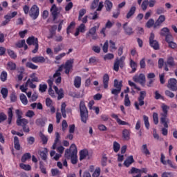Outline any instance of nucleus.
I'll list each match as a JSON object with an SVG mask.
<instances>
[{"instance_id":"f257e3e1","label":"nucleus","mask_w":177,"mask_h":177,"mask_svg":"<svg viewBox=\"0 0 177 177\" xmlns=\"http://www.w3.org/2000/svg\"><path fill=\"white\" fill-rule=\"evenodd\" d=\"M80 118L82 122L86 124L88 121V112L86 106H85V102L81 101L80 103Z\"/></svg>"},{"instance_id":"f03ea898","label":"nucleus","mask_w":177,"mask_h":177,"mask_svg":"<svg viewBox=\"0 0 177 177\" xmlns=\"http://www.w3.org/2000/svg\"><path fill=\"white\" fill-rule=\"evenodd\" d=\"M168 109H169V107L165 105V104H162V113H160V122L164 125L165 128H168Z\"/></svg>"},{"instance_id":"7ed1b4c3","label":"nucleus","mask_w":177,"mask_h":177,"mask_svg":"<svg viewBox=\"0 0 177 177\" xmlns=\"http://www.w3.org/2000/svg\"><path fill=\"white\" fill-rule=\"evenodd\" d=\"M38 38L34 36L29 37L26 39V43L28 45H29V46H31V45L35 46V49L32 50V53H37V52H38V49H39V44H38Z\"/></svg>"},{"instance_id":"20e7f679","label":"nucleus","mask_w":177,"mask_h":177,"mask_svg":"<svg viewBox=\"0 0 177 177\" xmlns=\"http://www.w3.org/2000/svg\"><path fill=\"white\" fill-rule=\"evenodd\" d=\"M125 67V57L122 56L120 58L117 57L113 64L114 71L118 72L120 68Z\"/></svg>"},{"instance_id":"39448f33","label":"nucleus","mask_w":177,"mask_h":177,"mask_svg":"<svg viewBox=\"0 0 177 177\" xmlns=\"http://www.w3.org/2000/svg\"><path fill=\"white\" fill-rule=\"evenodd\" d=\"M145 97H146V91H142L140 92V95L138 97V102H134V106L136 110H140V106L145 105Z\"/></svg>"},{"instance_id":"423d86ee","label":"nucleus","mask_w":177,"mask_h":177,"mask_svg":"<svg viewBox=\"0 0 177 177\" xmlns=\"http://www.w3.org/2000/svg\"><path fill=\"white\" fill-rule=\"evenodd\" d=\"M147 168L138 169L136 167H131V170L129 171V174L130 175L137 174V175L133 176V177H142V174H147Z\"/></svg>"},{"instance_id":"0eeeda50","label":"nucleus","mask_w":177,"mask_h":177,"mask_svg":"<svg viewBox=\"0 0 177 177\" xmlns=\"http://www.w3.org/2000/svg\"><path fill=\"white\" fill-rule=\"evenodd\" d=\"M29 16L32 20H37L39 16V8L37 5H33L29 12Z\"/></svg>"},{"instance_id":"6e6552de","label":"nucleus","mask_w":177,"mask_h":177,"mask_svg":"<svg viewBox=\"0 0 177 177\" xmlns=\"http://www.w3.org/2000/svg\"><path fill=\"white\" fill-rule=\"evenodd\" d=\"M133 81L134 82H138L142 86H145L146 84V76L143 73L136 75L133 77Z\"/></svg>"},{"instance_id":"1a4fd4ad","label":"nucleus","mask_w":177,"mask_h":177,"mask_svg":"<svg viewBox=\"0 0 177 177\" xmlns=\"http://www.w3.org/2000/svg\"><path fill=\"white\" fill-rule=\"evenodd\" d=\"M50 12L51 13L53 20L56 21V20H57L59 18V15H60V11L59 10V8H57L56 4H53L51 8L50 9Z\"/></svg>"},{"instance_id":"9d476101","label":"nucleus","mask_w":177,"mask_h":177,"mask_svg":"<svg viewBox=\"0 0 177 177\" xmlns=\"http://www.w3.org/2000/svg\"><path fill=\"white\" fill-rule=\"evenodd\" d=\"M104 7V4L103 1L99 2V0H93V2L91 3V9L93 10L96 9V8H97V12H101L102 9H103Z\"/></svg>"},{"instance_id":"9b49d317","label":"nucleus","mask_w":177,"mask_h":177,"mask_svg":"<svg viewBox=\"0 0 177 177\" xmlns=\"http://www.w3.org/2000/svg\"><path fill=\"white\" fill-rule=\"evenodd\" d=\"M99 26L100 24H98L97 26H95L93 28H90L88 32L86 34V38H88V37H92V39H97V34H96V31H97Z\"/></svg>"},{"instance_id":"f8f14e48","label":"nucleus","mask_w":177,"mask_h":177,"mask_svg":"<svg viewBox=\"0 0 177 177\" xmlns=\"http://www.w3.org/2000/svg\"><path fill=\"white\" fill-rule=\"evenodd\" d=\"M71 149H73L72 155L71 158V161L72 164L75 165L78 162V158H77V146L75 144H72L71 145Z\"/></svg>"},{"instance_id":"ddd939ff","label":"nucleus","mask_w":177,"mask_h":177,"mask_svg":"<svg viewBox=\"0 0 177 177\" xmlns=\"http://www.w3.org/2000/svg\"><path fill=\"white\" fill-rule=\"evenodd\" d=\"M73 64H74V59H68L66 62L64 68H65V74L68 75L71 68H73Z\"/></svg>"},{"instance_id":"4468645a","label":"nucleus","mask_w":177,"mask_h":177,"mask_svg":"<svg viewBox=\"0 0 177 177\" xmlns=\"http://www.w3.org/2000/svg\"><path fill=\"white\" fill-rule=\"evenodd\" d=\"M168 66L169 67H175L176 64L173 57H169L167 58V60L165 64V67H164L165 71H169V69L168 68Z\"/></svg>"},{"instance_id":"2eb2a0df","label":"nucleus","mask_w":177,"mask_h":177,"mask_svg":"<svg viewBox=\"0 0 177 177\" xmlns=\"http://www.w3.org/2000/svg\"><path fill=\"white\" fill-rule=\"evenodd\" d=\"M177 80L175 78H171L168 81L167 88L171 91L176 92L177 91Z\"/></svg>"},{"instance_id":"dca6fc26","label":"nucleus","mask_w":177,"mask_h":177,"mask_svg":"<svg viewBox=\"0 0 177 177\" xmlns=\"http://www.w3.org/2000/svg\"><path fill=\"white\" fill-rule=\"evenodd\" d=\"M56 30H57V26L53 25L50 26L48 29L49 35L47 36L48 39H52L56 35Z\"/></svg>"},{"instance_id":"f3484780","label":"nucleus","mask_w":177,"mask_h":177,"mask_svg":"<svg viewBox=\"0 0 177 177\" xmlns=\"http://www.w3.org/2000/svg\"><path fill=\"white\" fill-rule=\"evenodd\" d=\"M53 89L55 91V93H57V95H58L57 100H60L63 99V97H64V91L63 90V88L59 89V88H57V86H54Z\"/></svg>"},{"instance_id":"a211bd4d","label":"nucleus","mask_w":177,"mask_h":177,"mask_svg":"<svg viewBox=\"0 0 177 177\" xmlns=\"http://www.w3.org/2000/svg\"><path fill=\"white\" fill-rule=\"evenodd\" d=\"M30 60L32 62V63H45L46 62V59H45L44 57L42 56H35L30 59Z\"/></svg>"},{"instance_id":"6ab92c4d","label":"nucleus","mask_w":177,"mask_h":177,"mask_svg":"<svg viewBox=\"0 0 177 177\" xmlns=\"http://www.w3.org/2000/svg\"><path fill=\"white\" fill-rule=\"evenodd\" d=\"M135 162V160L133 159V156L131 155L124 160V165L127 168H129V167H131V164H133Z\"/></svg>"},{"instance_id":"aec40b11","label":"nucleus","mask_w":177,"mask_h":177,"mask_svg":"<svg viewBox=\"0 0 177 177\" xmlns=\"http://www.w3.org/2000/svg\"><path fill=\"white\" fill-rule=\"evenodd\" d=\"M53 78H57L55 81L57 85H59V84H62V73L56 71L55 73L53 74Z\"/></svg>"},{"instance_id":"412c9836","label":"nucleus","mask_w":177,"mask_h":177,"mask_svg":"<svg viewBox=\"0 0 177 177\" xmlns=\"http://www.w3.org/2000/svg\"><path fill=\"white\" fill-rule=\"evenodd\" d=\"M15 46L16 48H19L24 47V50H27L28 49V46H27V44H26L25 39H22L21 41H17L15 44Z\"/></svg>"},{"instance_id":"4be33fe9","label":"nucleus","mask_w":177,"mask_h":177,"mask_svg":"<svg viewBox=\"0 0 177 177\" xmlns=\"http://www.w3.org/2000/svg\"><path fill=\"white\" fill-rule=\"evenodd\" d=\"M156 77V74L153 73H150L147 75V78L149 80V82L147 83V86H149V88L151 87V85H153V82H154V80L153 78Z\"/></svg>"},{"instance_id":"5701e85b","label":"nucleus","mask_w":177,"mask_h":177,"mask_svg":"<svg viewBox=\"0 0 177 177\" xmlns=\"http://www.w3.org/2000/svg\"><path fill=\"white\" fill-rule=\"evenodd\" d=\"M85 24H81L78 28H76V32H75V37H78L80 32H85Z\"/></svg>"},{"instance_id":"b1692460","label":"nucleus","mask_w":177,"mask_h":177,"mask_svg":"<svg viewBox=\"0 0 177 177\" xmlns=\"http://www.w3.org/2000/svg\"><path fill=\"white\" fill-rule=\"evenodd\" d=\"M7 114L8 115V122L9 125L12 124V120L13 119V106L8 108Z\"/></svg>"},{"instance_id":"393cba45","label":"nucleus","mask_w":177,"mask_h":177,"mask_svg":"<svg viewBox=\"0 0 177 177\" xmlns=\"http://www.w3.org/2000/svg\"><path fill=\"white\" fill-rule=\"evenodd\" d=\"M109 81H110V77L109 76V74L106 73L103 76V85L104 89L109 88Z\"/></svg>"},{"instance_id":"a878e982","label":"nucleus","mask_w":177,"mask_h":177,"mask_svg":"<svg viewBox=\"0 0 177 177\" xmlns=\"http://www.w3.org/2000/svg\"><path fill=\"white\" fill-rule=\"evenodd\" d=\"M17 16V11H14L12 13H8L4 16V19L7 20L10 23V20L13 19V17H16Z\"/></svg>"},{"instance_id":"bb28decb","label":"nucleus","mask_w":177,"mask_h":177,"mask_svg":"<svg viewBox=\"0 0 177 177\" xmlns=\"http://www.w3.org/2000/svg\"><path fill=\"white\" fill-rule=\"evenodd\" d=\"M16 67H17V66L16 65V63L13 62H8L7 63L8 71H15V70H16Z\"/></svg>"},{"instance_id":"cd10ccee","label":"nucleus","mask_w":177,"mask_h":177,"mask_svg":"<svg viewBox=\"0 0 177 177\" xmlns=\"http://www.w3.org/2000/svg\"><path fill=\"white\" fill-rule=\"evenodd\" d=\"M39 155L43 161H46L48 160V148H44V151H40Z\"/></svg>"},{"instance_id":"c85d7f7f","label":"nucleus","mask_w":177,"mask_h":177,"mask_svg":"<svg viewBox=\"0 0 177 177\" xmlns=\"http://www.w3.org/2000/svg\"><path fill=\"white\" fill-rule=\"evenodd\" d=\"M27 124H28V120L26 118L17 119V125L18 127H24V125H27Z\"/></svg>"},{"instance_id":"c756f323","label":"nucleus","mask_w":177,"mask_h":177,"mask_svg":"<svg viewBox=\"0 0 177 177\" xmlns=\"http://www.w3.org/2000/svg\"><path fill=\"white\" fill-rule=\"evenodd\" d=\"M122 138L125 140H129L131 139V133L129 130L125 129L122 131Z\"/></svg>"},{"instance_id":"7c9ffc66","label":"nucleus","mask_w":177,"mask_h":177,"mask_svg":"<svg viewBox=\"0 0 177 177\" xmlns=\"http://www.w3.org/2000/svg\"><path fill=\"white\" fill-rule=\"evenodd\" d=\"M88 149H83L80 151V160L82 161V160H85L88 156Z\"/></svg>"},{"instance_id":"2f4dec72","label":"nucleus","mask_w":177,"mask_h":177,"mask_svg":"<svg viewBox=\"0 0 177 177\" xmlns=\"http://www.w3.org/2000/svg\"><path fill=\"white\" fill-rule=\"evenodd\" d=\"M104 5L106 12H111V9H113V3L110 0H106L104 1Z\"/></svg>"},{"instance_id":"473e14b6","label":"nucleus","mask_w":177,"mask_h":177,"mask_svg":"<svg viewBox=\"0 0 177 177\" xmlns=\"http://www.w3.org/2000/svg\"><path fill=\"white\" fill-rule=\"evenodd\" d=\"M154 33H151V35L149 37V45L151 48L156 50V41L154 40Z\"/></svg>"},{"instance_id":"72a5a7b5","label":"nucleus","mask_w":177,"mask_h":177,"mask_svg":"<svg viewBox=\"0 0 177 177\" xmlns=\"http://www.w3.org/2000/svg\"><path fill=\"white\" fill-rule=\"evenodd\" d=\"M136 12V7L135 6H132L129 11L127 12V15H126V18L127 19H131V16H133V15H135Z\"/></svg>"},{"instance_id":"f704fd0d","label":"nucleus","mask_w":177,"mask_h":177,"mask_svg":"<svg viewBox=\"0 0 177 177\" xmlns=\"http://www.w3.org/2000/svg\"><path fill=\"white\" fill-rule=\"evenodd\" d=\"M14 147L15 150H20V141L19 140V137L17 136L14 137Z\"/></svg>"},{"instance_id":"c9c22d12","label":"nucleus","mask_w":177,"mask_h":177,"mask_svg":"<svg viewBox=\"0 0 177 177\" xmlns=\"http://www.w3.org/2000/svg\"><path fill=\"white\" fill-rule=\"evenodd\" d=\"M0 80L1 82H6L8 81V72L3 71L0 74Z\"/></svg>"},{"instance_id":"e433bc0d","label":"nucleus","mask_w":177,"mask_h":177,"mask_svg":"<svg viewBox=\"0 0 177 177\" xmlns=\"http://www.w3.org/2000/svg\"><path fill=\"white\" fill-rule=\"evenodd\" d=\"M127 24V23L124 24L123 28L124 30V32H126L127 35H132V34H133V30L131 27H126L125 26Z\"/></svg>"},{"instance_id":"4c0bfd02","label":"nucleus","mask_w":177,"mask_h":177,"mask_svg":"<svg viewBox=\"0 0 177 177\" xmlns=\"http://www.w3.org/2000/svg\"><path fill=\"white\" fill-rule=\"evenodd\" d=\"M164 21H165V15H160L156 21V27L157 26H161V24H162Z\"/></svg>"},{"instance_id":"58836bf2","label":"nucleus","mask_w":177,"mask_h":177,"mask_svg":"<svg viewBox=\"0 0 177 177\" xmlns=\"http://www.w3.org/2000/svg\"><path fill=\"white\" fill-rule=\"evenodd\" d=\"M35 124L37 127H45L46 120L44 118H38L36 120Z\"/></svg>"},{"instance_id":"ea45409f","label":"nucleus","mask_w":177,"mask_h":177,"mask_svg":"<svg viewBox=\"0 0 177 177\" xmlns=\"http://www.w3.org/2000/svg\"><path fill=\"white\" fill-rule=\"evenodd\" d=\"M26 67H27V68H30V70H38V66L32 64L31 62H26Z\"/></svg>"},{"instance_id":"a19ab883","label":"nucleus","mask_w":177,"mask_h":177,"mask_svg":"<svg viewBox=\"0 0 177 177\" xmlns=\"http://www.w3.org/2000/svg\"><path fill=\"white\" fill-rule=\"evenodd\" d=\"M130 67L131 68V73H135L138 68V64L133 59H130Z\"/></svg>"},{"instance_id":"79ce46f5","label":"nucleus","mask_w":177,"mask_h":177,"mask_svg":"<svg viewBox=\"0 0 177 177\" xmlns=\"http://www.w3.org/2000/svg\"><path fill=\"white\" fill-rule=\"evenodd\" d=\"M74 86L76 88H81V77L76 76L74 80Z\"/></svg>"},{"instance_id":"37998d69","label":"nucleus","mask_w":177,"mask_h":177,"mask_svg":"<svg viewBox=\"0 0 177 177\" xmlns=\"http://www.w3.org/2000/svg\"><path fill=\"white\" fill-rule=\"evenodd\" d=\"M171 34V32L168 28H163L161 29L160 35L162 37H167V35Z\"/></svg>"},{"instance_id":"c03bdc74","label":"nucleus","mask_w":177,"mask_h":177,"mask_svg":"<svg viewBox=\"0 0 177 177\" xmlns=\"http://www.w3.org/2000/svg\"><path fill=\"white\" fill-rule=\"evenodd\" d=\"M113 86L116 88V89L121 91V89H122V81L118 82V80L115 79L114 80Z\"/></svg>"},{"instance_id":"a18cd8bd","label":"nucleus","mask_w":177,"mask_h":177,"mask_svg":"<svg viewBox=\"0 0 177 177\" xmlns=\"http://www.w3.org/2000/svg\"><path fill=\"white\" fill-rule=\"evenodd\" d=\"M19 99L24 106H27V104H28V100H27V97L24 93L20 95Z\"/></svg>"},{"instance_id":"49530a36","label":"nucleus","mask_w":177,"mask_h":177,"mask_svg":"<svg viewBox=\"0 0 177 177\" xmlns=\"http://www.w3.org/2000/svg\"><path fill=\"white\" fill-rule=\"evenodd\" d=\"M99 63V59L96 57H91L89 58L88 64L96 66Z\"/></svg>"},{"instance_id":"de8ad7c7","label":"nucleus","mask_w":177,"mask_h":177,"mask_svg":"<svg viewBox=\"0 0 177 177\" xmlns=\"http://www.w3.org/2000/svg\"><path fill=\"white\" fill-rule=\"evenodd\" d=\"M0 93L2 95L3 99H6L9 93V90L7 88H1Z\"/></svg>"},{"instance_id":"09e8293b","label":"nucleus","mask_w":177,"mask_h":177,"mask_svg":"<svg viewBox=\"0 0 177 177\" xmlns=\"http://www.w3.org/2000/svg\"><path fill=\"white\" fill-rule=\"evenodd\" d=\"M31 158V153H24L21 157V162H26V161H28V160H30Z\"/></svg>"},{"instance_id":"8fccbe9b","label":"nucleus","mask_w":177,"mask_h":177,"mask_svg":"<svg viewBox=\"0 0 177 177\" xmlns=\"http://www.w3.org/2000/svg\"><path fill=\"white\" fill-rule=\"evenodd\" d=\"M7 53H8V56H10V57L11 59H15L17 58V55L16 54V53H15V51H13V50L8 49Z\"/></svg>"},{"instance_id":"3c124183","label":"nucleus","mask_w":177,"mask_h":177,"mask_svg":"<svg viewBox=\"0 0 177 177\" xmlns=\"http://www.w3.org/2000/svg\"><path fill=\"white\" fill-rule=\"evenodd\" d=\"M64 48V47L63 44H58L57 46L54 48V53H55V55H57L59 52L63 50Z\"/></svg>"},{"instance_id":"603ef678","label":"nucleus","mask_w":177,"mask_h":177,"mask_svg":"<svg viewBox=\"0 0 177 177\" xmlns=\"http://www.w3.org/2000/svg\"><path fill=\"white\" fill-rule=\"evenodd\" d=\"M71 149H67L65 151V154H64V157L65 158H66L67 160H70L71 156H73V151H71Z\"/></svg>"},{"instance_id":"864d4df0","label":"nucleus","mask_w":177,"mask_h":177,"mask_svg":"<svg viewBox=\"0 0 177 177\" xmlns=\"http://www.w3.org/2000/svg\"><path fill=\"white\" fill-rule=\"evenodd\" d=\"M20 168L24 171H31V166L30 165H26L24 163L19 164Z\"/></svg>"},{"instance_id":"5fc2aeb1","label":"nucleus","mask_w":177,"mask_h":177,"mask_svg":"<svg viewBox=\"0 0 177 177\" xmlns=\"http://www.w3.org/2000/svg\"><path fill=\"white\" fill-rule=\"evenodd\" d=\"M86 14V9L83 8L79 11L78 21L82 20V17Z\"/></svg>"},{"instance_id":"6e6d98bb","label":"nucleus","mask_w":177,"mask_h":177,"mask_svg":"<svg viewBox=\"0 0 177 177\" xmlns=\"http://www.w3.org/2000/svg\"><path fill=\"white\" fill-rule=\"evenodd\" d=\"M120 147L121 146L120 145V143H118L117 141L113 142V151H115V153H118Z\"/></svg>"},{"instance_id":"4d7b16f0","label":"nucleus","mask_w":177,"mask_h":177,"mask_svg":"<svg viewBox=\"0 0 177 177\" xmlns=\"http://www.w3.org/2000/svg\"><path fill=\"white\" fill-rule=\"evenodd\" d=\"M74 27H75V22L72 21L66 28V34H68V35H70V32H71L70 30L74 29Z\"/></svg>"},{"instance_id":"13d9d810","label":"nucleus","mask_w":177,"mask_h":177,"mask_svg":"<svg viewBox=\"0 0 177 177\" xmlns=\"http://www.w3.org/2000/svg\"><path fill=\"white\" fill-rule=\"evenodd\" d=\"M107 160L108 158L106 154H103L101 159V165L102 167H106L107 165Z\"/></svg>"},{"instance_id":"bf43d9fd","label":"nucleus","mask_w":177,"mask_h":177,"mask_svg":"<svg viewBox=\"0 0 177 177\" xmlns=\"http://www.w3.org/2000/svg\"><path fill=\"white\" fill-rule=\"evenodd\" d=\"M124 106L126 107L131 106V100H129V95L128 94H126L124 97Z\"/></svg>"},{"instance_id":"052dcab7","label":"nucleus","mask_w":177,"mask_h":177,"mask_svg":"<svg viewBox=\"0 0 177 177\" xmlns=\"http://www.w3.org/2000/svg\"><path fill=\"white\" fill-rule=\"evenodd\" d=\"M143 120L145 122V127L149 129L150 128V123L149 122V117L147 115H143Z\"/></svg>"},{"instance_id":"680f3d73","label":"nucleus","mask_w":177,"mask_h":177,"mask_svg":"<svg viewBox=\"0 0 177 177\" xmlns=\"http://www.w3.org/2000/svg\"><path fill=\"white\" fill-rule=\"evenodd\" d=\"M39 91L41 93H44V92H46V89H48V85L46 84H39Z\"/></svg>"},{"instance_id":"e2e57ef3","label":"nucleus","mask_w":177,"mask_h":177,"mask_svg":"<svg viewBox=\"0 0 177 177\" xmlns=\"http://www.w3.org/2000/svg\"><path fill=\"white\" fill-rule=\"evenodd\" d=\"M142 150L146 156L150 155V151L147 149V145L145 144L142 146Z\"/></svg>"},{"instance_id":"0e129e2a","label":"nucleus","mask_w":177,"mask_h":177,"mask_svg":"<svg viewBox=\"0 0 177 177\" xmlns=\"http://www.w3.org/2000/svg\"><path fill=\"white\" fill-rule=\"evenodd\" d=\"M24 67H21L19 74L17 75V78L19 81H21L23 80V74H24Z\"/></svg>"},{"instance_id":"69168bd1","label":"nucleus","mask_w":177,"mask_h":177,"mask_svg":"<svg viewBox=\"0 0 177 177\" xmlns=\"http://www.w3.org/2000/svg\"><path fill=\"white\" fill-rule=\"evenodd\" d=\"M145 26L146 27H147V28H151V27L154 26V19H149V21L146 23Z\"/></svg>"},{"instance_id":"338daca9","label":"nucleus","mask_w":177,"mask_h":177,"mask_svg":"<svg viewBox=\"0 0 177 177\" xmlns=\"http://www.w3.org/2000/svg\"><path fill=\"white\" fill-rule=\"evenodd\" d=\"M165 41L167 42V44L172 42L174 41V37L172 36V34L170 33L165 36Z\"/></svg>"},{"instance_id":"774afa93","label":"nucleus","mask_w":177,"mask_h":177,"mask_svg":"<svg viewBox=\"0 0 177 177\" xmlns=\"http://www.w3.org/2000/svg\"><path fill=\"white\" fill-rule=\"evenodd\" d=\"M100 169L97 167L93 174V177H99L100 176Z\"/></svg>"}]
</instances>
